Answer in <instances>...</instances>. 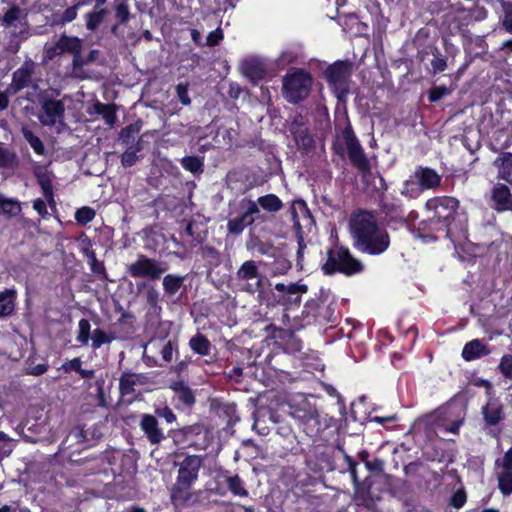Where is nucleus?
Segmentation results:
<instances>
[{"instance_id": "obj_1", "label": "nucleus", "mask_w": 512, "mask_h": 512, "mask_svg": "<svg viewBox=\"0 0 512 512\" xmlns=\"http://www.w3.org/2000/svg\"><path fill=\"white\" fill-rule=\"evenodd\" d=\"M349 226L354 246L359 251L370 255H380L388 249L389 234L386 229L378 226L372 213L361 211L352 215Z\"/></svg>"}, {"instance_id": "obj_2", "label": "nucleus", "mask_w": 512, "mask_h": 512, "mask_svg": "<svg viewBox=\"0 0 512 512\" xmlns=\"http://www.w3.org/2000/svg\"><path fill=\"white\" fill-rule=\"evenodd\" d=\"M202 464V458L198 455H189L179 463L177 481L171 491V500L175 506H184L191 503L192 494L190 489L198 478Z\"/></svg>"}, {"instance_id": "obj_3", "label": "nucleus", "mask_w": 512, "mask_h": 512, "mask_svg": "<svg viewBox=\"0 0 512 512\" xmlns=\"http://www.w3.org/2000/svg\"><path fill=\"white\" fill-rule=\"evenodd\" d=\"M337 154L343 155L346 151L352 165L358 170L363 180L371 174L370 161L351 128H345L341 139L334 144Z\"/></svg>"}, {"instance_id": "obj_4", "label": "nucleus", "mask_w": 512, "mask_h": 512, "mask_svg": "<svg viewBox=\"0 0 512 512\" xmlns=\"http://www.w3.org/2000/svg\"><path fill=\"white\" fill-rule=\"evenodd\" d=\"M57 96L58 90H45L39 94L41 113L38 119L44 126L52 127L58 122H63L65 106L63 101L56 99Z\"/></svg>"}, {"instance_id": "obj_5", "label": "nucleus", "mask_w": 512, "mask_h": 512, "mask_svg": "<svg viewBox=\"0 0 512 512\" xmlns=\"http://www.w3.org/2000/svg\"><path fill=\"white\" fill-rule=\"evenodd\" d=\"M322 269L325 274H333L336 271L346 275L359 273L363 270V264L354 258L348 249L340 247L336 251H328V259Z\"/></svg>"}, {"instance_id": "obj_6", "label": "nucleus", "mask_w": 512, "mask_h": 512, "mask_svg": "<svg viewBox=\"0 0 512 512\" xmlns=\"http://www.w3.org/2000/svg\"><path fill=\"white\" fill-rule=\"evenodd\" d=\"M311 85V75L303 70H297L284 77V96L287 101L296 104L305 99L309 95Z\"/></svg>"}, {"instance_id": "obj_7", "label": "nucleus", "mask_w": 512, "mask_h": 512, "mask_svg": "<svg viewBox=\"0 0 512 512\" xmlns=\"http://www.w3.org/2000/svg\"><path fill=\"white\" fill-rule=\"evenodd\" d=\"M168 266L165 262L146 255L140 254L137 259L126 266L127 273L133 278H148L158 280L167 271Z\"/></svg>"}, {"instance_id": "obj_8", "label": "nucleus", "mask_w": 512, "mask_h": 512, "mask_svg": "<svg viewBox=\"0 0 512 512\" xmlns=\"http://www.w3.org/2000/svg\"><path fill=\"white\" fill-rule=\"evenodd\" d=\"M351 74L352 63L349 61H336L324 72L326 80L333 87L339 99L345 97L349 92Z\"/></svg>"}, {"instance_id": "obj_9", "label": "nucleus", "mask_w": 512, "mask_h": 512, "mask_svg": "<svg viewBox=\"0 0 512 512\" xmlns=\"http://www.w3.org/2000/svg\"><path fill=\"white\" fill-rule=\"evenodd\" d=\"M459 202L453 197H435L426 202V208L434 213L430 219L432 223H441L448 227L454 220Z\"/></svg>"}, {"instance_id": "obj_10", "label": "nucleus", "mask_w": 512, "mask_h": 512, "mask_svg": "<svg viewBox=\"0 0 512 512\" xmlns=\"http://www.w3.org/2000/svg\"><path fill=\"white\" fill-rule=\"evenodd\" d=\"M38 65L32 59H26L23 64L12 74V81L8 85V92L12 95L21 90L31 87L33 90L39 89L40 79H35V73Z\"/></svg>"}, {"instance_id": "obj_11", "label": "nucleus", "mask_w": 512, "mask_h": 512, "mask_svg": "<svg viewBox=\"0 0 512 512\" xmlns=\"http://www.w3.org/2000/svg\"><path fill=\"white\" fill-rule=\"evenodd\" d=\"M236 279L243 282L242 290L250 294L261 292L263 280L259 273L256 262L253 260L245 261L236 272Z\"/></svg>"}, {"instance_id": "obj_12", "label": "nucleus", "mask_w": 512, "mask_h": 512, "mask_svg": "<svg viewBox=\"0 0 512 512\" xmlns=\"http://www.w3.org/2000/svg\"><path fill=\"white\" fill-rule=\"evenodd\" d=\"M82 40L76 36L62 34L59 39L51 45L44 47L45 58L53 60L55 57L70 53L75 57L78 52H82Z\"/></svg>"}, {"instance_id": "obj_13", "label": "nucleus", "mask_w": 512, "mask_h": 512, "mask_svg": "<svg viewBox=\"0 0 512 512\" xmlns=\"http://www.w3.org/2000/svg\"><path fill=\"white\" fill-rule=\"evenodd\" d=\"M99 56L98 50H91L86 56L78 52L73 57L71 64V76L77 79H87L90 77V72L86 70V66L94 63Z\"/></svg>"}, {"instance_id": "obj_14", "label": "nucleus", "mask_w": 512, "mask_h": 512, "mask_svg": "<svg viewBox=\"0 0 512 512\" xmlns=\"http://www.w3.org/2000/svg\"><path fill=\"white\" fill-rule=\"evenodd\" d=\"M412 178L417 182L420 189L429 190L440 186L441 176L429 167L419 166L415 169Z\"/></svg>"}, {"instance_id": "obj_15", "label": "nucleus", "mask_w": 512, "mask_h": 512, "mask_svg": "<svg viewBox=\"0 0 512 512\" xmlns=\"http://www.w3.org/2000/svg\"><path fill=\"white\" fill-rule=\"evenodd\" d=\"M140 428L153 445L160 444L165 439L164 432L159 427L158 420L153 415L143 414L140 421Z\"/></svg>"}, {"instance_id": "obj_16", "label": "nucleus", "mask_w": 512, "mask_h": 512, "mask_svg": "<svg viewBox=\"0 0 512 512\" xmlns=\"http://www.w3.org/2000/svg\"><path fill=\"white\" fill-rule=\"evenodd\" d=\"M240 70L253 84H257L265 76V66L259 59L247 58L241 62Z\"/></svg>"}, {"instance_id": "obj_17", "label": "nucleus", "mask_w": 512, "mask_h": 512, "mask_svg": "<svg viewBox=\"0 0 512 512\" xmlns=\"http://www.w3.org/2000/svg\"><path fill=\"white\" fill-rule=\"evenodd\" d=\"M148 377L144 374L126 372L119 379V390L122 395H129L135 391V386L147 384Z\"/></svg>"}, {"instance_id": "obj_18", "label": "nucleus", "mask_w": 512, "mask_h": 512, "mask_svg": "<svg viewBox=\"0 0 512 512\" xmlns=\"http://www.w3.org/2000/svg\"><path fill=\"white\" fill-rule=\"evenodd\" d=\"M491 198L495 203V209L505 211L512 209V196L510 189L501 183L494 186L491 192Z\"/></svg>"}, {"instance_id": "obj_19", "label": "nucleus", "mask_w": 512, "mask_h": 512, "mask_svg": "<svg viewBox=\"0 0 512 512\" xmlns=\"http://www.w3.org/2000/svg\"><path fill=\"white\" fill-rule=\"evenodd\" d=\"M137 289L139 292L143 291V298L150 310L153 312L161 311V307L159 305L161 300L160 292L154 285L149 282L142 281L137 284Z\"/></svg>"}, {"instance_id": "obj_20", "label": "nucleus", "mask_w": 512, "mask_h": 512, "mask_svg": "<svg viewBox=\"0 0 512 512\" xmlns=\"http://www.w3.org/2000/svg\"><path fill=\"white\" fill-rule=\"evenodd\" d=\"M482 414L485 422L489 426H494L503 419V405L498 399L490 398L482 408Z\"/></svg>"}, {"instance_id": "obj_21", "label": "nucleus", "mask_w": 512, "mask_h": 512, "mask_svg": "<svg viewBox=\"0 0 512 512\" xmlns=\"http://www.w3.org/2000/svg\"><path fill=\"white\" fill-rule=\"evenodd\" d=\"M493 165L498 169L497 178L512 185V153H500V155L494 160Z\"/></svg>"}, {"instance_id": "obj_22", "label": "nucleus", "mask_w": 512, "mask_h": 512, "mask_svg": "<svg viewBox=\"0 0 512 512\" xmlns=\"http://www.w3.org/2000/svg\"><path fill=\"white\" fill-rule=\"evenodd\" d=\"M490 349L481 340L474 339L466 343L462 350V357L466 361H472L490 354Z\"/></svg>"}, {"instance_id": "obj_23", "label": "nucleus", "mask_w": 512, "mask_h": 512, "mask_svg": "<svg viewBox=\"0 0 512 512\" xmlns=\"http://www.w3.org/2000/svg\"><path fill=\"white\" fill-rule=\"evenodd\" d=\"M14 29L11 31V40L9 43L8 50L12 53H17L20 49V45L23 41L28 39L30 36V27L28 23L25 21L20 24L19 29L18 26L13 27Z\"/></svg>"}, {"instance_id": "obj_24", "label": "nucleus", "mask_w": 512, "mask_h": 512, "mask_svg": "<svg viewBox=\"0 0 512 512\" xmlns=\"http://www.w3.org/2000/svg\"><path fill=\"white\" fill-rule=\"evenodd\" d=\"M171 389L175 392V395L184 405L190 407L195 403V396L190 387L183 381L174 382L171 385Z\"/></svg>"}, {"instance_id": "obj_25", "label": "nucleus", "mask_w": 512, "mask_h": 512, "mask_svg": "<svg viewBox=\"0 0 512 512\" xmlns=\"http://www.w3.org/2000/svg\"><path fill=\"white\" fill-rule=\"evenodd\" d=\"M85 256L88 258V262L90 265V269L94 274H97L102 277V279H107L106 269L104 267L103 262H100L96 258V253L93 249H91V242L87 241V244L83 248Z\"/></svg>"}, {"instance_id": "obj_26", "label": "nucleus", "mask_w": 512, "mask_h": 512, "mask_svg": "<svg viewBox=\"0 0 512 512\" xmlns=\"http://www.w3.org/2000/svg\"><path fill=\"white\" fill-rule=\"evenodd\" d=\"M185 276L167 274L162 281L163 290L166 295L173 296L182 288Z\"/></svg>"}, {"instance_id": "obj_27", "label": "nucleus", "mask_w": 512, "mask_h": 512, "mask_svg": "<svg viewBox=\"0 0 512 512\" xmlns=\"http://www.w3.org/2000/svg\"><path fill=\"white\" fill-rule=\"evenodd\" d=\"M141 126L137 123L124 127L119 134V142L126 147L136 146V138L140 133Z\"/></svg>"}, {"instance_id": "obj_28", "label": "nucleus", "mask_w": 512, "mask_h": 512, "mask_svg": "<svg viewBox=\"0 0 512 512\" xmlns=\"http://www.w3.org/2000/svg\"><path fill=\"white\" fill-rule=\"evenodd\" d=\"M26 18V13L18 5H12L1 18V23L6 28L15 27V22Z\"/></svg>"}, {"instance_id": "obj_29", "label": "nucleus", "mask_w": 512, "mask_h": 512, "mask_svg": "<svg viewBox=\"0 0 512 512\" xmlns=\"http://www.w3.org/2000/svg\"><path fill=\"white\" fill-rule=\"evenodd\" d=\"M190 348L199 355L207 356L210 354V341L201 333H197L189 341Z\"/></svg>"}, {"instance_id": "obj_30", "label": "nucleus", "mask_w": 512, "mask_h": 512, "mask_svg": "<svg viewBox=\"0 0 512 512\" xmlns=\"http://www.w3.org/2000/svg\"><path fill=\"white\" fill-rule=\"evenodd\" d=\"M15 291L0 292V317H6L14 311Z\"/></svg>"}, {"instance_id": "obj_31", "label": "nucleus", "mask_w": 512, "mask_h": 512, "mask_svg": "<svg viewBox=\"0 0 512 512\" xmlns=\"http://www.w3.org/2000/svg\"><path fill=\"white\" fill-rule=\"evenodd\" d=\"M93 109L96 114L102 116L107 125L113 126L115 124L116 112L113 105L97 102L94 104Z\"/></svg>"}, {"instance_id": "obj_32", "label": "nucleus", "mask_w": 512, "mask_h": 512, "mask_svg": "<svg viewBox=\"0 0 512 512\" xmlns=\"http://www.w3.org/2000/svg\"><path fill=\"white\" fill-rule=\"evenodd\" d=\"M143 148L142 140L139 138L136 142V146L126 147L125 152L121 156V163L125 167L133 166L138 160L137 152H140Z\"/></svg>"}, {"instance_id": "obj_33", "label": "nucleus", "mask_w": 512, "mask_h": 512, "mask_svg": "<svg viewBox=\"0 0 512 512\" xmlns=\"http://www.w3.org/2000/svg\"><path fill=\"white\" fill-rule=\"evenodd\" d=\"M257 203L268 212H278L283 207L282 201L275 194L261 196Z\"/></svg>"}, {"instance_id": "obj_34", "label": "nucleus", "mask_w": 512, "mask_h": 512, "mask_svg": "<svg viewBox=\"0 0 512 512\" xmlns=\"http://www.w3.org/2000/svg\"><path fill=\"white\" fill-rule=\"evenodd\" d=\"M106 9H95L88 12L86 18V28L90 31H95L100 24L104 21Z\"/></svg>"}, {"instance_id": "obj_35", "label": "nucleus", "mask_w": 512, "mask_h": 512, "mask_svg": "<svg viewBox=\"0 0 512 512\" xmlns=\"http://www.w3.org/2000/svg\"><path fill=\"white\" fill-rule=\"evenodd\" d=\"M293 136L299 149L309 151L313 148L314 140L307 127L301 130H296Z\"/></svg>"}, {"instance_id": "obj_36", "label": "nucleus", "mask_w": 512, "mask_h": 512, "mask_svg": "<svg viewBox=\"0 0 512 512\" xmlns=\"http://www.w3.org/2000/svg\"><path fill=\"white\" fill-rule=\"evenodd\" d=\"M113 4L115 18L118 20L119 24L125 25L131 18L127 0H114Z\"/></svg>"}, {"instance_id": "obj_37", "label": "nucleus", "mask_w": 512, "mask_h": 512, "mask_svg": "<svg viewBox=\"0 0 512 512\" xmlns=\"http://www.w3.org/2000/svg\"><path fill=\"white\" fill-rule=\"evenodd\" d=\"M22 134L24 139L29 143V145L35 153L39 155H43L45 153V147L43 142L30 129H28L27 127H22Z\"/></svg>"}, {"instance_id": "obj_38", "label": "nucleus", "mask_w": 512, "mask_h": 512, "mask_svg": "<svg viewBox=\"0 0 512 512\" xmlns=\"http://www.w3.org/2000/svg\"><path fill=\"white\" fill-rule=\"evenodd\" d=\"M246 248L248 250H257L262 255L272 256L273 253V245L267 242L262 241L258 237L251 238L246 243Z\"/></svg>"}, {"instance_id": "obj_39", "label": "nucleus", "mask_w": 512, "mask_h": 512, "mask_svg": "<svg viewBox=\"0 0 512 512\" xmlns=\"http://www.w3.org/2000/svg\"><path fill=\"white\" fill-rule=\"evenodd\" d=\"M498 487L505 496L512 493V470L502 468L498 475Z\"/></svg>"}, {"instance_id": "obj_40", "label": "nucleus", "mask_w": 512, "mask_h": 512, "mask_svg": "<svg viewBox=\"0 0 512 512\" xmlns=\"http://www.w3.org/2000/svg\"><path fill=\"white\" fill-rule=\"evenodd\" d=\"M252 225L251 220L247 219L243 214L239 217L230 219L227 223V230L230 234L239 235L245 227Z\"/></svg>"}, {"instance_id": "obj_41", "label": "nucleus", "mask_w": 512, "mask_h": 512, "mask_svg": "<svg viewBox=\"0 0 512 512\" xmlns=\"http://www.w3.org/2000/svg\"><path fill=\"white\" fill-rule=\"evenodd\" d=\"M226 484L231 493L240 497H247L248 491L244 488L243 482L239 475L229 476L226 479Z\"/></svg>"}, {"instance_id": "obj_42", "label": "nucleus", "mask_w": 512, "mask_h": 512, "mask_svg": "<svg viewBox=\"0 0 512 512\" xmlns=\"http://www.w3.org/2000/svg\"><path fill=\"white\" fill-rule=\"evenodd\" d=\"M181 165L183 168L188 170L193 174H198L203 172V161L202 159L195 156H186L181 159Z\"/></svg>"}, {"instance_id": "obj_43", "label": "nucleus", "mask_w": 512, "mask_h": 512, "mask_svg": "<svg viewBox=\"0 0 512 512\" xmlns=\"http://www.w3.org/2000/svg\"><path fill=\"white\" fill-rule=\"evenodd\" d=\"M0 211L10 217L17 216L21 212V205L13 199H0Z\"/></svg>"}, {"instance_id": "obj_44", "label": "nucleus", "mask_w": 512, "mask_h": 512, "mask_svg": "<svg viewBox=\"0 0 512 512\" xmlns=\"http://www.w3.org/2000/svg\"><path fill=\"white\" fill-rule=\"evenodd\" d=\"M116 337L113 334H107L101 329H95L93 331L91 340H92V348L98 349L101 345L105 343H111L113 340H115Z\"/></svg>"}, {"instance_id": "obj_45", "label": "nucleus", "mask_w": 512, "mask_h": 512, "mask_svg": "<svg viewBox=\"0 0 512 512\" xmlns=\"http://www.w3.org/2000/svg\"><path fill=\"white\" fill-rule=\"evenodd\" d=\"M77 15L78 5L70 6L67 9H65V11L60 16L55 15L54 23L56 25H65L75 20Z\"/></svg>"}, {"instance_id": "obj_46", "label": "nucleus", "mask_w": 512, "mask_h": 512, "mask_svg": "<svg viewBox=\"0 0 512 512\" xmlns=\"http://www.w3.org/2000/svg\"><path fill=\"white\" fill-rule=\"evenodd\" d=\"M421 191L422 190L417 185V182L414 180V178L411 177V179L406 180L403 183V188L401 189L400 193L401 195L408 198H417Z\"/></svg>"}, {"instance_id": "obj_47", "label": "nucleus", "mask_w": 512, "mask_h": 512, "mask_svg": "<svg viewBox=\"0 0 512 512\" xmlns=\"http://www.w3.org/2000/svg\"><path fill=\"white\" fill-rule=\"evenodd\" d=\"M294 416L304 423L314 421L319 424V414L315 408H310L308 411L298 409L295 411Z\"/></svg>"}, {"instance_id": "obj_48", "label": "nucleus", "mask_w": 512, "mask_h": 512, "mask_svg": "<svg viewBox=\"0 0 512 512\" xmlns=\"http://www.w3.org/2000/svg\"><path fill=\"white\" fill-rule=\"evenodd\" d=\"M95 217V211L90 207H82L75 213V220L82 225L92 221Z\"/></svg>"}, {"instance_id": "obj_49", "label": "nucleus", "mask_w": 512, "mask_h": 512, "mask_svg": "<svg viewBox=\"0 0 512 512\" xmlns=\"http://www.w3.org/2000/svg\"><path fill=\"white\" fill-rule=\"evenodd\" d=\"M37 177L38 183L42 188L45 198L49 202L53 201L52 183L49 176H47L46 174H39Z\"/></svg>"}, {"instance_id": "obj_50", "label": "nucleus", "mask_w": 512, "mask_h": 512, "mask_svg": "<svg viewBox=\"0 0 512 512\" xmlns=\"http://www.w3.org/2000/svg\"><path fill=\"white\" fill-rule=\"evenodd\" d=\"M79 333L77 341L81 344H87L90 339V322L87 319H81L78 324Z\"/></svg>"}, {"instance_id": "obj_51", "label": "nucleus", "mask_w": 512, "mask_h": 512, "mask_svg": "<svg viewBox=\"0 0 512 512\" xmlns=\"http://www.w3.org/2000/svg\"><path fill=\"white\" fill-rule=\"evenodd\" d=\"M498 369L500 373L508 379L512 378V355L505 354L502 356L500 363L498 365Z\"/></svg>"}, {"instance_id": "obj_52", "label": "nucleus", "mask_w": 512, "mask_h": 512, "mask_svg": "<svg viewBox=\"0 0 512 512\" xmlns=\"http://www.w3.org/2000/svg\"><path fill=\"white\" fill-rule=\"evenodd\" d=\"M15 162V154L0 146V168L11 167Z\"/></svg>"}, {"instance_id": "obj_53", "label": "nucleus", "mask_w": 512, "mask_h": 512, "mask_svg": "<svg viewBox=\"0 0 512 512\" xmlns=\"http://www.w3.org/2000/svg\"><path fill=\"white\" fill-rule=\"evenodd\" d=\"M188 87H189L188 83H179L176 86L177 97L180 100V102L185 106H188L191 104V98L189 97V94H188Z\"/></svg>"}, {"instance_id": "obj_54", "label": "nucleus", "mask_w": 512, "mask_h": 512, "mask_svg": "<svg viewBox=\"0 0 512 512\" xmlns=\"http://www.w3.org/2000/svg\"><path fill=\"white\" fill-rule=\"evenodd\" d=\"M431 66L434 74L443 72L447 68L446 59L437 51V53L434 54V58L431 60Z\"/></svg>"}, {"instance_id": "obj_55", "label": "nucleus", "mask_w": 512, "mask_h": 512, "mask_svg": "<svg viewBox=\"0 0 512 512\" xmlns=\"http://www.w3.org/2000/svg\"><path fill=\"white\" fill-rule=\"evenodd\" d=\"M450 90L446 86H436L430 89L429 91V100L431 102H436L442 99L444 96L448 95Z\"/></svg>"}, {"instance_id": "obj_56", "label": "nucleus", "mask_w": 512, "mask_h": 512, "mask_svg": "<svg viewBox=\"0 0 512 512\" xmlns=\"http://www.w3.org/2000/svg\"><path fill=\"white\" fill-rule=\"evenodd\" d=\"M502 25L507 32L512 34V3L504 5Z\"/></svg>"}, {"instance_id": "obj_57", "label": "nucleus", "mask_w": 512, "mask_h": 512, "mask_svg": "<svg viewBox=\"0 0 512 512\" xmlns=\"http://www.w3.org/2000/svg\"><path fill=\"white\" fill-rule=\"evenodd\" d=\"M223 39V32L220 28L210 32L206 38V45L216 46Z\"/></svg>"}, {"instance_id": "obj_58", "label": "nucleus", "mask_w": 512, "mask_h": 512, "mask_svg": "<svg viewBox=\"0 0 512 512\" xmlns=\"http://www.w3.org/2000/svg\"><path fill=\"white\" fill-rule=\"evenodd\" d=\"M307 120L301 114H296L291 122L290 131L292 134L295 133L296 130H301L306 127Z\"/></svg>"}, {"instance_id": "obj_59", "label": "nucleus", "mask_w": 512, "mask_h": 512, "mask_svg": "<svg viewBox=\"0 0 512 512\" xmlns=\"http://www.w3.org/2000/svg\"><path fill=\"white\" fill-rule=\"evenodd\" d=\"M259 212H260V209L258 207V203L253 201V200H249L248 203H247L246 210L243 213V215L247 219H250L251 220V224H253L254 221H255L254 218H253V215L258 214Z\"/></svg>"}, {"instance_id": "obj_60", "label": "nucleus", "mask_w": 512, "mask_h": 512, "mask_svg": "<svg viewBox=\"0 0 512 512\" xmlns=\"http://www.w3.org/2000/svg\"><path fill=\"white\" fill-rule=\"evenodd\" d=\"M495 465L501 466L504 469L512 470V447L505 452L502 460L497 459L495 461Z\"/></svg>"}, {"instance_id": "obj_61", "label": "nucleus", "mask_w": 512, "mask_h": 512, "mask_svg": "<svg viewBox=\"0 0 512 512\" xmlns=\"http://www.w3.org/2000/svg\"><path fill=\"white\" fill-rule=\"evenodd\" d=\"M156 414L164 418L166 422L172 423L176 420V415L173 413V411L169 407H163L156 409Z\"/></svg>"}, {"instance_id": "obj_62", "label": "nucleus", "mask_w": 512, "mask_h": 512, "mask_svg": "<svg viewBox=\"0 0 512 512\" xmlns=\"http://www.w3.org/2000/svg\"><path fill=\"white\" fill-rule=\"evenodd\" d=\"M466 502V494L463 491H457L451 498V505L455 508H461Z\"/></svg>"}, {"instance_id": "obj_63", "label": "nucleus", "mask_w": 512, "mask_h": 512, "mask_svg": "<svg viewBox=\"0 0 512 512\" xmlns=\"http://www.w3.org/2000/svg\"><path fill=\"white\" fill-rule=\"evenodd\" d=\"M174 345L171 341H168L161 350L163 360L170 362L173 359Z\"/></svg>"}, {"instance_id": "obj_64", "label": "nucleus", "mask_w": 512, "mask_h": 512, "mask_svg": "<svg viewBox=\"0 0 512 512\" xmlns=\"http://www.w3.org/2000/svg\"><path fill=\"white\" fill-rule=\"evenodd\" d=\"M48 370L47 364H38L33 367H29L26 369L27 375L40 376L44 374Z\"/></svg>"}]
</instances>
